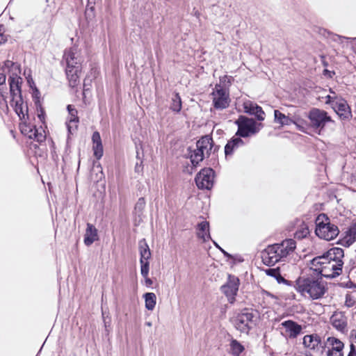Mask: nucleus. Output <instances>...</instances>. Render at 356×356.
I'll return each instance as SVG.
<instances>
[{
    "instance_id": "f257e3e1",
    "label": "nucleus",
    "mask_w": 356,
    "mask_h": 356,
    "mask_svg": "<svg viewBox=\"0 0 356 356\" xmlns=\"http://www.w3.org/2000/svg\"><path fill=\"white\" fill-rule=\"evenodd\" d=\"M343 257L342 248H332L323 255L314 257L309 270L325 277H336L342 273Z\"/></svg>"
},
{
    "instance_id": "f03ea898",
    "label": "nucleus",
    "mask_w": 356,
    "mask_h": 356,
    "mask_svg": "<svg viewBox=\"0 0 356 356\" xmlns=\"http://www.w3.org/2000/svg\"><path fill=\"white\" fill-rule=\"evenodd\" d=\"M5 66L8 68H12V70L15 71L8 79L11 97L10 104L13 108L19 119L22 120L25 119L26 115H28V106L27 104L24 102L22 96L21 85L22 79L17 76V72H20L19 65L11 60H6L5 62Z\"/></svg>"
},
{
    "instance_id": "7ed1b4c3",
    "label": "nucleus",
    "mask_w": 356,
    "mask_h": 356,
    "mask_svg": "<svg viewBox=\"0 0 356 356\" xmlns=\"http://www.w3.org/2000/svg\"><path fill=\"white\" fill-rule=\"evenodd\" d=\"M296 248L293 239H286L280 243L268 245L261 254L262 261L267 266H273L279 261H282L292 254Z\"/></svg>"
},
{
    "instance_id": "20e7f679",
    "label": "nucleus",
    "mask_w": 356,
    "mask_h": 356,
    "mask_svg": "<svg viewBox=\"0 0 356 356\" xmlns=\"http://www.w3.org/2000/svg\"><path fill=\"white\" fill-rule=\"evenodd\" d=\"M296 289L302 296L313 300L322 298L325 293V282L312 275L299 277L296 280Z\"/></svg>"
},
{
    "instance_id": "39448f33",
    "label": "nucleus",
    "mask_w": 356,
    "mask_h": 356,
    "mask_svg": "<svg viewBox=\"0 0 356 356\" xmlns=\"http://www.w3.org/2000/svg\"><path fill=\"white\" fill-rule=\"evenodd\" d=\"M63 60L66 63L65 72L70 85L75 86L79 78L83 58L76 47L65 50Z\"/></svg>"
},
{
    "instance_id": "423d86ee",
    "label": "nucleus",
    "mask_w": 356,
    "mask_h": 356,
    "mask_svg": "<svg viewBox=\"0 0 356 356\" xmlns=\"http://www.w3.org/2000/svg\"><path fill=\"white\" fill-rule=\"evenodd\" d=\"M316 234L321 238L331 241L339 233L338 227L332 223L325 214L321 213L316 218Z\"/></svg>"
},
{
    "instance_id": "0eeeda50",
    "label": "nucleus",
    "mask_w": 356,
    "mask_h": 356,
    "mask_svg": "<svg viewBox=\"0 0 356 356\" xmlns=\"http://www.w3.org/2000/svg\"><path fill=\"white\" fill-rule=\"evenodd\" d=\"M308 119L309 120L310 127L319 135L325 124L327 122H332L326 111L316 108H313L309 111Z\"/></svg>"
},
{
    "instance_id": "6e6552de",
    "label": "nucleus",
    "mask_w": 356,
    "mask_h": 356,
    "mask_svg": "<svg viewBox=\"0 0 356 356\" xmlns=\"http://www.w3.org/2000/svg\"><path fill=\"white\" fill-rule=\"evenodd\" d=\"M238 125L236 135L241 137H248L259 131L262 127L261 123H257L252 118L241 116L236 122Z\"/></svg>"
},
{
    "instance_id": "1a4fd4ad",
    "label": "nucleus",
    "mask_w": 356,
    "mask_h": 356,
    "mask_svg": "<svg viewBox=\"0 0 356 356\" xmlns=\"http://www.w3.org/2000/svg\"><path fill=\"white\" fill-rule=\"evenodd\" d=\"M211 98L213 107L218 110L227 108L231 101L228 90L220 84L216 85L211 93Z\"/></svg>"
},
{
    "instance_id": "9d476101",
    "label": "nucleus",
    "mask_w": 356,
    "mask_h": 356,
    "mask_svg": "<svg viewBox=\"0 0 356 356\" xmlns=\"http://www.w3.org/2000/svg\"><path fill=\"white\" fill-rule=\"evenodd\" d=\"M256 318L257 316L252 312L245 310L237 316L234 325L241 332L248 333L255 324Z\"/></svg>"
},
{
    "instance_id": "9b49d317",
    "label": "nucleus",
    "mask_w": 356,
    "mask_h": 356,
    "mask_svg": "<svg viewBox=\"0 0 356 356\" xmlns=\"http://www.w3.org/2000/svg\"><path fill=\"white\" fill-rule=\"evenodd\" d=\"M214 172L211 168L202 169L195 177L197 186L201 189H210L213 186Z\"/></svg>"
},
{
    "instance_id": "f8f14e48",
    "label": "nucleus",
    "mask_w": 356,
    "mask_h": 356,
    "mask_svg": "<svg viewBox=\"0 0 356 356\" xmlns=\"http://www.w3.org/2000/svg\"><path fill=\"white\" fill-rule=\"evenodd\" d=\"M239 280L235 276H229L226 284L222 286V292L228 298L229 302L233 303L235 300V296L238 290Z\"/></svg>"
},
{
    "instance_id": "ddd939ff",
    "label": "nucleus",
    "mask_w": 356,
    "mask_h": 356,
    "mask_svg": "<svg viewBox=\"0 0 356 356\" xmlns=\"http://www.w3.org/2000/svg\"><path fill=\"white\" fill-rule=\"evenodd\" d=\"M280 326L284 329L281 334L285 338L296 339L302 332V327L300 325L291 321L287 320L282 322Z\"/></svg>"
},
{
    "instance_id": "4468645a",
    "label": "nucleus",
    "mask_w": 356,
    "mask_h": 356,
    "mask_svg": "<svg viewBox=\"0 0 356 356\" xmlns=\"http://www.w3.org/2000/svg\"><path fill=\"white\" fill-rule=\"evenodd\" d=\"M330 323L338 331L345 333L348 331V318L343 312H335L330 317Z\"/></svg>"
},
{
    "instance_id": "2eb2a0df",
    "label": "nucleus",
    "mask_w": 356,
    "mask_h": 356,
    "mask_svg": "<svg viewBox=\"0 0 356 356\" xmlns=\"http://www.w3.org/2000/svg\"><path fill=\"white\" fill-rule=\"evenodd\" d=\"M332 108L341 118L348 119L352 115L350 108L343 99L340 98L335 101L334 104H332Z\"/></svg>"
},
{
    "instance_id": "dca6fc26",
    "label": "nucleus",
    "mask_w": 356,
    "mask_h": 356,
    "mask_svg": "<svg viewBox=\"0 0 356 356\" xmlns=\"http://www.w3.org/2000/svg\"><path fill=\"white\" fill-rule=\"evenodd\" d=\"M327 345L331 348L328 347L327 356H343V343L340 340L334 337H328Z\"/></svg>"
},
{
    "instance_id": "f3484780",
    "label": "nucleus",
    "mask_w": 356,
    "mask_h": 356,
    "mask_svg": "<svg viewBox=\"0 0 356 356\" xmlns=\"http://www.w3.org/2000/svg\"><path fill=\"white\" fill-rule=\"evenodd\" d=\"M243 108L245 113L254 115L258 120L263 121L264 120L265 113L261 107L259 106L257 104L250 101H247L243 103Z\"/></svg>"
},
{
    "instance_id": "a211bd4d",
    "label": "nucleus",
    "mask_w": 356,
    "mask_h": 356,
    "mask_svg": "<svg viewBox=\"0 0 356 356\" xmlns=\"http://www.w3.org/2000/svg\"><path fill=\"white\" fill-rule=\"evenodd\" d=\"M196 148L207 157L213 148V140L209 136L202 137L196 143Z\"/></svg>"
},
{
    "instance_id": "6ab92c4d",
    "label": "nucleus",
    "mask_w": 356,
    "mask_h": 356,
    "mask_svg": "<svg viewBox=\"0 0 356 356\" xmlns=\"http://www.w3.org/2000/svg\"><path fill=\"white\" fill-rule=\"evenodd\" d=\"M98 239L97 229L93 225L88 223L83 240L85 245L90 246Z\"/></svg>"
},
{
    "instance_id": "aec40b11",
    "label": "nucleus",
    "mask_w": 356,
    "mask_h": 356,
    "mask_svg": "<svg viewBox=\"0 0 356 356\" xmlns=\"http://www.w3.org/2000/svg\"><path fill=\"white\" fill-rule=\"evenodd\" d=\"M197 236L203 241H207L210 239L209 224L207 221H202L197 225Z\"/></svg>"
},
{
    "instance_id": "412c9836",
    "label": "nucleus",
    "mask_w": 356,
    "mask_h": 356,
    "mask_svg": "<svg viewBox=\"0 0 356 356\" xmlns=\"http://www.w3.org/2000/svg\"><path fill=\"white\" fill-rule=\"evenodd\" d=\"M274 117H275V122L276 123L280 124L281 126L290 125L291 124H295V122L291 118H290L289 116L286 115L285 114L281 113L278 110L274 111Z\"/></svg>"
},
{
    "instance_id": "4be33fe9",
    "label": "nucleus",
    "mask_w": 356,
    "mask_h": 356,
    "mask_svg": "<svg viewBox=\"0 0 356 356\" xmlns=\"http://www.w3.org/2000/svg\"><path fill=\"white\" fill-rule=\"evenodd\" d=\"M138 246L140 254V261L149 260L151 257V252L145 238L139 241Z\"/></svg>"
},
{
    "instance_id": "5701e85b",
    "label": "nucleus",
    "mask_w": 356,
    "mask_h": 356,
    "mask_svg": "<svg viewBox=\"0 0 356 356\" xmlns=\"http://www.w3.org/2000/svg\"><path fill=\"white\" fill-rule=\"evenodd\" d=\"M243 144V141L239 138H236L229 141L225 147V153L226 156L232 155L234 150L241 146Z\"/></svg>"
},
{
    "instance_id": "b1692460",
    "label": "nucleus",
    "mask_w": 356,
    "mask_h": 356,
    "mask_svg": "<svg viewBox=\"0 0 356 356\" xmlns=\"http://www.w3.org/2000/svg\"><path fill=\"white\" fill-rule=\"evenodd\" d=\"M145 303V308L152 311L156 303V296L154 293H146L143 296Z\"/></svg>"
},
{
    "instance_id": "393cba45",
    "label": "nucleus",
    "mask_w": 356,
    "mask_h": 356,
    "mask_svg": "<svg viewBox=\"0 0 356 356\" xmlns=\"http://www.w3.org/2000/svg\"><path fill=\"white\" fill-rule=\"evenodd\" d=\"M319 342V338L316 335H305L303 337L304 346L311 349L315 348L318 345Z\"/></svg>"
},
{
    "instance_id": "a878e982",
    "label": "nucleus",
    "mask_w": 356,
    "mask_h": 356,
    "mask_svg": "<svg viewBox=\"0 0 356 356\" xmlns=\"http://www.w3.org/2000/svg\"><path fill=\"white\" fill-rule=\"evenodd\" d=\"M207 157L204 153L199 152V149L195 148L194 150L190 152V159L192 164L196 166L200 162Z\"/></svg>"
},
{
    "instance_id": "bb28decb",
    "label": "nucleus",
    "mask_w": 356,
    "mask_h": 356,
    "mask_svg": "<svg viewBox=\"0 0 356 356\" xmlns=\"http://www.w3.org/2000/svg\"><path fill=\"white\" fill-rule=\"evenodd\" d=\"M245 350L244 346L237 340L232 339L230 342V352L233 356H239Z\"/></svg>"
},
{
    "instance_id": "cd10ccee",
    "label": "nucleus",
    "mask_w": 356,
    "mask_h": 356,
    "mask_svg": "<svg viewBox=\"0 0 356 356\" xmlns=\"http://www.w3.org/2000/svg\"><path fill=\"white\" fill-rule=\"evenodd\" d=\"M170 109L175 113H179L181 109V99L178 93L174 94L172 98Z\"/></svg>"
},
{
    "instance_id": "c85d7f7f",
    "label": "nucleus",
    "mask_w": 356,
    "mask_h": 356,
    "mask_svg": "<svg viewBox=\"0 0 356 356\" xmlns=\"http://www.w3.org/2000/svg\"><path fill=\"white\" fill-rule=\"evenodd\" d=\"M20 130L22 134L25 136H27L29 138H33V135L36 132V128L33 127L29 124H26L25 122H22L19 125Z\"/></svg>"
},
{
    "instance_id": "c756f323",
    "label": "nucleus",
    "mask_w": 356,
    "mask_h": 356,
    "mask_svg": "<svg viewBox=\"0 0 356 356\" xmlns=\"http://www.w3.org/2000/svg\"><path fill=\"white\" fill-rule=\"evenodd\" d=\"M346 243L350 245L356 241V223L353 224L348 229L345 237Z\"/></svg>"
},
{
    "instance_id": "7c9ffc66",
    "label": "nucleus",
    "mask_w": 356,
    "mask_h": 356,
    "mask_svg": "<svg viewBox=\"0 0 356 356\" xmlns=\"http://www.w3.org/2000/svg\"><path fill=\"white\" fill-rule=\"evenodd\" d=\"M266 273L269 276L275 277L278 283L286 282V280L281 275L279 268L266 269Z\"/></svg>"
},
{
    "instance_id": "2f4dec72",
    "label": "nucleus",
    "mask_w": 356,
    "mask_h": 356,
    "mask_svg": "<svg viewBox=\"0 0 356 356\" xmlns=\"http://www.w3.org/2000/svg\"><path fill=\"white\" fill-rule=\"evenodd\" d=\"M309 234L308 227L305 224H302L300 227L296 232L295 238L298 239H302Z\"/></svg>"
},
{
    "instance_id": "473e14b6",
    "label": "nucleus",
    "mask_w": 356,
    "mask_h": 356,
    "mask_svg": "<svg viewBox=\"0 0 356 356\" xmlns=\"http://www.w3.org/2000/svg\"><path fill=\"white\" fill-rule=\"evenodd\" d=\"M69 117L67 120H70L72 123L79 122V118L77 116L78 112L72 105H68L67 107Z\"/></svg>"
},
{
    "instance_id": "72a5a7b5",
    "label": "nucleus",
    "mask_w": 356,
    "mask_h": 356,
    "mask_svg": "<svg viewBox=\"0 0 356 356\" xmlns=\"http://www.w3.org/2000/svg\"><path fill=\"white\" fill-rule=\"evenodd\" d=\"M140 272L143 277L148 276L149 263L148 260L140 261Z\"/></svg>"
},
{
    "instance_id": "f704fd0d",
    "label": "nucleus",
    "mask_w": 356,
    "mask_h": 356,
    "mask_svg": "<svg viewBox=\"0 0 356 356\" xmlns=\"http://www.w3.org/2000/svg\"><path fill=\"white\" fill-rule=\"evenodd\" d=\"M92 149L94 151V156L97 159H99L103 156V146L102 143L99 144H95L92 146Z\"/></svg>"
},
{
    "instance_id": "c9c22d12",
    "label": "nucleus",
    "mask_w": 356,
    "mask_h": 356,
    "mask_svg": "<svg viewBox=\"0 0 356 356\" xmlns=\"http://www.w3.org/2000/svg\"><path fill=\"white\" fill-rule=\"evenodd\" d=\"M327 33H328V37L331 40H332L334 42H339V43H342L343 42V40L349 39L348 38L341 36V35L334 34V33H332L330 32H328Z\"/></svg>"
},
{
    "instance_id": "e433bc0d",
    "label": "nucleus",
    "mask_w": 356,
    "mask_h": 356,
    "mask_svg": "<svg viewBox=\"0 0 356 356\" xmlns=\"http://www.w3.org/2000/svg\"><path fill=\"white\" fill-rule=\"evenodd\" d=\"M356 301L353 296L348 293L346 296L345 305L348 307H352L355 305Z\"/></svg>"
},
{
    "instance_id": "4c0bfd02",
    "label": "nucleus",
    "mask_w": 356,
    "mask_h": 356,
    "mask_svg": "<svg viewBox=\"0 0 356 356\" xmlns=\"http://www.w3.org/2000/svg\"><path fill=\"white\" fill-rule=\"evenodd\" d=\"M78 123L79 122L72 123V122H70V120H67L66 124L69 134H72L74 131H76L78 127Z\"/></svg>"
},
{
    "instance_id": "58836bf2",
    "label": "nucleus",
    "mask_w": 356,
    "mask_h": 356,
    "mask_svg": "<svg viewBox=\"0 0 356 356\" xmlns=\"http://www.w3.org/2000/svg\"><path fill=\"white\" fill-rule=\"evenodd\" d=\"M32 138L39 143H42L45 139V135L42 132H38V130L36 129V132L34 133Z\"/></svg>"
},
{
    "instance_id": "ea45409f",
    "label": "nucleus",
    "mask_w": 356,
    "mask_h": 356,
    "mask_svg": "<svg viewBox=\"0 0 356 356\" xmlns=\"http://www.w3.org/2000/svg\"><path fill=\"white\" fill-rule=\"evenodd\" d=\"M330 92L332 93L334 95L333 96L327 95L325 97V99H326L325 103L327 104L332 105L333 104H334L335 101L339 99V98L335 95V92H333L331 89H330Z\"/></svg>"
},
{
    "instance_id": "a19ab883",
    "label": "nucleus",
    "mask_w": 356,
    "mask_h": 356,
    "mask_svg": "<svg viewBox=\"0 0 356 356\" xmlns=\"http://www.w3.org/2000/svg\"><path fill=\"white\" fill-rule=\"evenodd\" d=\"M92 140L93 145L102 143L101 136L98 131H95L93 133L92 136Z\"/></svg>"
},
{
    "instance_id": "79ce46f5",
    "label": "nucleus",
    "mask_w": 356,
    "mask_h": 356,
    "mask_svg": "<svg viewBox=\"0 0 356 356\" xmlns=\"http://www.w3.org/2000/svg\"><path fill=\"white\" fill-rule=\"evenodd\" d=\"M145 206V201L144 198H140L136 204V209L143 210Z\"/></svg>"
},
{
    "instance_id": "37998d69",
    "label": "nucleus",
    "mask_w": 356,
    "mask_h": 356,
    "mask_svg": "<svg viewBox=\"0 0 356 356\" xmlns=\"http://www.w3.org/2000/svg\"><path fill=\"white\" fill-rule=\"evenodd\" d=\"M38 117L40 120L41 122H43L44 120V113L42 108H40V113H38Z\"/></svg>"
},
{
    "instance_id": "c03bdc74",
    "label": "nucleus",
    "mask_w": 356,
    "mask_h": 356,
    "mask_svg": "<svg viewBox=\"0 0 356 356\" xmlns=\"http://www.w3.org/2000/svg\"><path fill=\"white\" fill-rule=\"evenodd\" d=\"M6 75L4 74H0V86L3 85L6 83Z\"/></svg>"
},
{
    "instance_id": "a18cd8bd",
    "label": "nucleus",
    "mask_w": 356,
    "mask_h": 356,
    "mask_svg": "<svg viewBox=\"0 0 356 356\" xmlns=\"http://www.w3.org/2000/svg\"><path fill=\"white\" fill-rule=\"evenodd\" d=\"M355 355H356V353H355V346L352 343L350 345V352L348 356H354Z\"/></svg>"
},
{
    "instance_id": "49530a36",
    "label": "nucleus",
    "mask_w": 356,
    "mask_h": 356,
    "mask_svg": "<svg viewBox=\"0 0 356 356\" xmlns=\"http://www.w3.org/2000/svg\"><path fill=\"white\" fill-rule=\"evenodd\" d=\"M145 279V284L147 286H149L152 284V280L147 276L146 277H144Z\"/></svg>"
},
{
    "instance_id": "de8ad7c7",
    "label": "nucleus",
    "mask_w": 356,
    "mask_h": 356,
    "mask_svg": "<svg viewBox=\"0 0 356 356\" xmlns=\"http://www.w3.org/2000/svg\"><path fill=\"white\" fill-rule=\"evenodd\" d=\"M146 325H147V326H152V323H151L150 322H147V323H146Z\"/></svg>"
},
{
    "instance_id": "09e8293b",
    "label": "nucleus",
    "mask_w": 356,
    "mask_h": 356,
    "mask_svg": "<svg viewBox=\"0 0 356 356\" xmlns=\"http://www.w3.org/2000/svg\"><path fill=\"white\" fill-rule=\"evenodd\" d=\"M353 339H355L356 341V335H355V337H353Z\"/></svg>"
},
{
    "instance_id": "8fccbe9b",
    "label": "nucleus",
    "mask_w": 356,
    "mask_h": 356,
    "mask_svg": "<svg viewBox=\"0 0 356 356\" xmlns=\"http://www.w3.org/2000/svg\"><path fill=\"white\" fill-rule=\"evenodd\" d=\"M353 339H355L356 341V335H355V337H353Z\"/></svg>"
}]
</instances>
